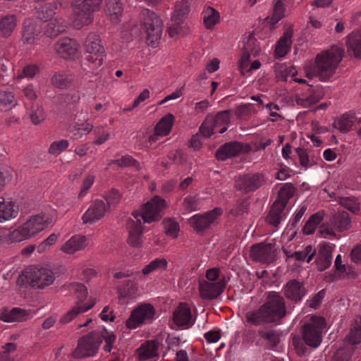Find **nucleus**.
Masks as SVG:
<instances>
[{
    "label": "nucleus",
    "instance_id": "f257e3e1",
    "mask_svg": "<svg viewBox=\"0 0 361 361\" xmlns=\"http://www.w3.org/2000/svg\"><path fill=\"white\" fill-rule=\"evenodd\" d=\"M343 56V49L337 47L318 54L314 63L305 67L306 77L310 79L317 77L322 82L329 80L334 75Z\"/></svg>",
    "mask_w": 361,
    "mask_h": 361
},
{
    "label": "nucleus",
    "instance_id": "f03ea898",
    "mask_svg": "<svg viewBox=\"0 0 361 361\" xmlns=\"http://www.w3.org/2000/svg\"><path fill=\"white\" fill-rule=\"evenodd\" d=\"M141 25L146 33V40L148 44L156 47L163 32V21L154 11L144 9L140 13Z\"/></svg>",
    "mask_w": 361,
    "mask_h": 361
},
{
    "label": "nucleus",
    "instance_id": "7ed1b4c3",
    "mask_svg": "<svg viewBox=\"0 0 361 361\" xmlns=\"http://www.w3.org/2000/svg\"><path fill=\"white\" fill-rule=\"evenodd\" d=\"M102 0H71L73 23L78 28L92 21V13L98 9Z\"/></svg>",
    "mask_w": 361,
    "mask_h": 361
},
{
    "label": "nucleus",
    "instance_id": "20e7f679",
    "mask_svg": "<svg viewBox=\"0 0 361 361\" xmlns=\"http://www.w3.org/2000/svg\"><path fill=\"white\" fill-rule=\"evenodd\" d=\"M102 343L99 331H93L81 337L78 342V346L73 353L75 358H83L94 355Z\"/></svg>",
    "mask_w": 361,
    "mask_h": 361
},
{
    "label": "nucleus",
    "instance_id": "39448f33",
    "mask_svg": "<svg viewBox=\"0 0 361 361\" xmlns=\"http://www.w3.org/2000/svg\"><path fill=\"white\" fill-rule=\"evenodd\" d=\"M262 306L270 323L280 321L286 315L285 299L278 293L270 292Z\"/></svg>",
    "mask_w": 361,
    "mask_h": 361
},
{
    "label": "nucleus",
    "instance_id": "423d86ee",
    "mask_svg": "<svg viewBox=\"0 0 361 361\" xmlns=\"http://www.w3.org/2000/svg\"><path fill=\"white\" fill-rule=\"evenodd\" d=\"M165 207L166 201L156 196L143 204L142 212H133L132 216H136L137 214L140 220L143 219L145 223L149 224L161 219Z\"/></svg>",
    "mask_w": 361,
    "mask_h": 361
},
{
    "label": "nucleus",
    "instance_id": "0eeeda50",
    "mask_svg": "<svg viewBox=\"0 0 361 361\" xmlns=\"http://www.w3.org/2000/svg\"><path fill=\"white\" fill-rule=\"evenodd\" d=\"M325 326L326 321L323 317H317L313 323L306 324L302 334L305 343L312 348L319 346L322 340V330Z\"/></svg>",
    "mask_w": 361,
    "mask_h": 361
},
{
    "label": "nucleus",
    "instance_id": "6e6552de",
    "mask_svg": "<svg viewBox=\"0 0 361 361\" xmlns=\"http://www.w3.org/2000/svg\"><path fill=\"white\" fill-rule=\"evenodd\" d=\"M25 277L32 287L39 289L50 286L55 280L54 272L47 268H34L27 273Z\"/></svg>",
    "mask_w": 361,
    "mask_h": 361
},
{
    "label": "nucleus",
    "instance_id": "1a4fd4ad",
    "mask_svg": "<svg viewBox=\"0 0 361 361\" xmlns=\"http://www.w3.org/2000/svg\"><path fill=\"white\" fill-rule=\"evenodd\" d=\"M154 314L155 310L153 306L149 304L142 305L132 311L130 317L126 320V325L128 329H135L151 321Z\"/></svg>",
    "mask_w": 361,
    "mask_h": 361
},
{
    "label": "nucleus",
    "instance_id": "9d476101",
    "mask_svg": "<svg viewBox=\"0 0 361 361\" xmlns=\"http://www.w3.org/2000/svg\"><path fill=\"white\" fill-rule=\"evenodd\" d=\"M221 214V209L216 207L204 214L192 216L189 223L196 233H202L209 228Z\"/></svg>",
    "mask_w": 361,
    "mask_h": 361
},
{
    "label": "nucleus",
    "instance_id": "9b49d317",
    "mask_svg": "<svg viewBox=\"0 0 361 361\" xmlns=\"http://www.w3.org/2000/svg\"><path fill=\"white\" fill-rule=\"evenodd\" d=\"M264 183V176L262 173L245 174L235 180V187L238 190L248 193L255 191Z\"/></svg>",
    "mask_w": 361,
    "mask_h": 361
},
{
    "label": "nucleus",
    "instance_id": "f8f14e48",
    "mask_svg": "<svg viewBox=\"0 0 361 361\" xmlns=\"http://www.w3.org/2000/svg\"><path fill=\"white\" fill-rule=\"evenodd\" d=\"M250 257L252 260L269 264L275 260V251L272 243H260L252 245Z\"/></svg>",
    "mask_w": 361,
    "mask_h": 361
},
{
    "label": "nucleus",
    "instance_id": "ddd939ff",
    "mask_svg": "<svg viewBox=\"0 0 361 361\" xmlns=\"http://www.w3.org/2000/svg\"><path fill=\"white\" fill-rule=\"evenodd\" d=\"M133 219H129L127 221V230L128 237V244L133 247H140L142 245L143 227L140 219V215L133 216Z\"/></svg>",
    "mask_w": 361,
    "mask_h": 361
},
{
    "label": "nucleus",
    "instance_id": "4468645a",
    "mask_svg": "<svg viewBox=\"0 0 361 361\" xmlns=\"http://www.w3.org/2000/svg\"><path fill=\"white\" fill-rule=\"evenodd\" d=\"M250 149L248 145L233 141L226 142L221 145L216 152V158L218 160L224 161L228 158L237 157L243 152H247Z\"/></svg>",
    "mask_w": 361,
    "mask_h": 361
},
{
    "label": "nucleus",
    "instance_id": "2eb2a0df",
    "mask_svg": "<svg viewBox=\"0 0 361 361\" xmlns=\"http://www.w3.org/2000/svg\"><path fill=\"white\" fill-rule=\"evenodd\" d=\"M109 211V207L104 201L96 200L83 214L82 222L83 224H94L104 218Z\"/></svg>",
    "mask_w": 361,
    "mask_h": 361
},
{
    "label": "nucleus",
    "instance_id": "dca6fc26",
    "mask_svg": "<svg viewBox=\"0 0 361 361\" xmlns=\"http://www.w3.org/2000/svg\"><path fill=\"white\" fill-rule=\"evenodd\" d=\"M52 217L47 214H37L31 216L23 224L25 229L32 237L39 232L43 231L52 223Z\"/></svg>",
    "mask_w": 361,
    "mask_h": 361
},
{
    "label": "nucleus",
    "instance_id": "f3484780",
    "mask_svg": "<svg viewBox=\"0 0 361 361\" xmlns=\"http://www.w3.org/2000/svg\"><path fill=\"white\" fill-rule=\"evenodd\" d=\"M54 47L56 53L60 57L65 59H71L76 55L79 45L73 39L63 37L56 42Z\"/></svg>",
    "mask_w": 361,
    "mask_h": 361
},
{
    "label": "nucleus",
    "instance_id": "a211bd4d",
    "mask_svg": "<svg viewBox=\"0 0 361 361\" xmlns=\"http://www.w3.org/2000/svg\"><path fill=\"white\" fill-rule=\"evenodd\" d=\"M225 285L224 280H220L217 282L203 281L199 284L201 297L207 300L216 298L223 293Z\"/></svg>",
    "mask_w": 361,
    "mask_h": 361
},
{
    "label": "nucleus",
    "instance_id": "6ab92c4d",
    "mask_svg": "<svg viewBox=\"0 0 361 361\" xmlns=\"http://www.w3.org/2000/svg\"><path fill=\"white\" fill-rule=\"evenodd\" d=\"M306 293L307 290L303 283L296 279L288 281L283 287L285 297L295 302L300 301Z\"/></svg>",
    "mask_w": 361,
    "mask_h": 361
},
{
    "label": "nucleus",
    "instance_id": "aec40b11",
    "mask_svg": "<svg viewBox=\"0 0 361 361\" xmlns=\"http://www.w3.org/2000/svg\"><path fill=\"white\" fill-rule=\"evenodd\" d=\"M32 316L31 310H26L19 307L4 310L0 312V320L4 322H22L26 321Z\"/></svg>",
    "mask_w": 361,
    "mask_h": 361
},
{
    "label": "nucleus",
    "instance_id": "412c9836",
    "mask_svg": "<svg viewBox=\"0 0 361 361\" xmlns=\"http://www.w3.org/2000/svg\"><path fill=\"white\" fill-rule=\"evenodd\" d=\"M41 29L33 19H25L23 24L22 41L24 44H32L38 39Z\"/></svg>",
    "mask_w": 361,
    "mask_h": 361
},
{
    "label": "nucleus",
    "instance_id": "4be33fe9",
    "mask_svg": "<svg viewBox=\"0 0 361 361\" xmlns=\"http://www.w3.org/2000/svg\"><path fill=\"white\" fill-rule=\"evenodd\" d=\"M347 52L350 57L361 59V30L351 32L345 41Z\"/></svg>",
    "mask_w": 361,
    "mask_h": 361
},
{
    "label": "nucleus",
    "instance_id": "5701e85b",
    "mask_svg": "<svg viewBox=\"0 0 361 361\" xmlns=\"http://www.w3.org/2000/svg\"><path fill=\"white\" fill-rule=\"evenodd\" d=\"M62 0H54L40 6L36 9L35 17L42 21L47 22L51 19L56 11L62 7Z\"/></svg>",
    "mask_w": 361,
    "mask_h": 361
},
{
    "label": "nucleus",
    "instance_id": "b1692460",
    "mask_svg": "<svg viewBox=\"0 0 361 361\" xmlns=\"http://www.w3.org/2000/svg\"><path fill=\"white\" fill-rule=\"evenodd\" d=\"M332 262V247L327 243L319 245L316 259L317 269L323 271L328 269Z\"/></svg>",
    "mask_w": 361,
    "mask_h": 361
},
{
    "label": "nucleus",
    "instance_id": "393cba45",
    "mask_svg": "<svg viewBox=\"0 0 361 361\" xmlns=\"http://www.w3.org/2000/svg\"><path fill=\"white\" fill-rule=\"evenodd\" d=\"M173 320L178 326H191L192 314L190 308L186 303H180L174 310Z\"/></svg>",
    "mask_w": 361,
    "mask_h": 361
},
{
    "label": "nucleus",
    "instance_id": "a878e982",
    "mask_svg": "<svg viewBox=\"0 0 361 361\" xmlns=\"http://www.w3.org/2000/svg\"><path fill=\"white\" fill-rule=\"evenodd\" d=\"M96 302V298H90L86 305H80L76 302V305L61 318L60 323L65 324L71 322L80 314L92 308Z\"/></svg>",
    "mask_w": 361,
    "mask_h": 361
},
{
    "label": "nucleus",
    "instance_id": "bb28decb",
    "mask_svg": "<svg viewBox=\"0 0 361 361\" xmlns=\"http://www.w3.org/2000/svg\"><path fill=\"white\" fill-rule=\"evenodd\" d=\"M159 343L157 341H147L136 350V355L140 360H146L159 355Z\"/></svg>",
    "mask_w": 361,
    "mask_h": 361
},
{
    "label": "nucleus",
    "instance_id": "cd10ccee",
    "mask_svg": "<svg viewBox=\"0 0 361 361\" xmlns=\"http://www.w3.org/2000/svg\"><path fill=\"white\" fill-rule=\"evenodd\" d=\"M330 223L338 232H343L351 227V219L348 213L345 211H338L335 213L331 217Z\"/></svg>",
    "mask_w": 361,
    "mask_h": 361
},
{
    "label": "nucleus",
    "instance_id": "c85d7f7f",
    "mask_svg": "<svg viewBox=\"0 0 361 361\" xmlns=\"http://www.w3.org/2000/svg\"><path fill=\"white\" fill-rule=\"evenodd\" d=\"M87 238L85 235H74L61 247V250L67 254H73L87 247Z\"/></svg>",
    "mask_w": 361,
    "mask_h": 361
},
{
    "label": "nucleus",
    "instance_id": "c756f323",
    "mask_svg": "<svg viewBox=\"0 0 361 361\" xmlns=\"http://www.w3.org/2000/svg\"><path fill=\"white\" fill-rule=\"evenodd\" d=\"M254 40L250 35L247 42L243 48V54L238 63V68L242 75H245V69L248 66L251 54H256L258 51L257 49L253 47Z\"/></svg>",
    "mask_w": 361,
    "mask_h": 361
},
{
    "label": "nucleus",
    "instance_id": "7c9ffc66",
    "mask_svg": "<svg viewBox=\"0 0 361 361\" xmlns=\"http://www.w3.org/2000/svg\"><path fill=\"white\" fill-rule=\"evenodd\" d=\"M66 28V21L62 18H56L46 25L44 33L48 37L54 38L63 33Z\"/></svg>",
    "mask_w": 361,
    "mask_h": 361
},
{
    "label": "nucleus",
    "instance_id": "2f4dec72",
    "mask_svg": "<svg viewBox=\"0 0 361 361\" xmlns=\"http://www.w3.org/2000/svg\"><path fill=\"white\" fill-rule=\"evenodd\" d=\"M293 35V30L291 28H288L285 31L276 46L275 54L277 56L283 57L288 54L291 47Z\"/></svg>",
    "mask_w": 361,
    "mask_h": 361
},
{
    "label": "nucleus",
    "instance_id": "473e14b6",
    "mask_svg": "<svg viewBox=\"0 0 361 361\" xmlns=\"http://www.w3.org/2000/svg\"><path fill=\"white\" fill-rule=\"evenodd\" d=\"M18 205L11 201L0 202V223L9 220L18 216Z\"/></svg>",
    "mask_w": 361,
    "mask_h": 361
},
{
    "label": "nucleus",
    "instance_id": "72a5a7b5",
    "mask_svg": "<svg viewBox=\"0 0 361 361\" xmlns=\"http://www.w3.org/2000/svg\"><path fill=\"white\" fill-rule=\"evenodd\" d=\"M285 208V206L282 205L279 202L274 201L269 214L266 217V222L274 227H278L282 219L283 212Z\"/></svg>",
    "mask_w": 361,
    "mask_h": 361
},
{
    "label": "nucleus",
    "instance_id": "f704fd0d",
    "mask_svg": "<svg viewBox=\"0 0 361 361\" xmlns=\"http://www.w3.org/2000/svg\"><path fill=\"white\" fill-rule=\"evenodd\" d=\"M85 48L89 54H102L104 51L100 37L95 33H90L86 38Z\"/></svg>",
    "mask_w": 361,
    "mask_h": 361
},
{
    "label": "nucleus",
    "instance_id": "c9c22d12",
    "mask_svg": "<svg viewBox=\"0 0 361 361\" xmlns=\"http://www.w3.org/2000/svg\"><path fill=\"white\" fill-rule=\"evenodd\" d=\"M245 318L247 323L255 326L270 323L262 305L256 310L247 312L245 314Z\"/></svg>",
    "mask_w": 361,
    "mask_h": 361
},
{
    "label": "nucleus",
    "instance_id": "e433bc0d",
    "mask_svg": "<svg viewBox=\"0 0 361 361\" xmlns=\"http://www.w3.org/2000/svg\"><path fill=\"white\" fill-rule=\"evenodd\" d=\"M174 118V116L171 114H168L162 117L154 128L157 135H160V136L168 135L171 130Z\"/></svg>",
    "mask_w": 361,
    "mask_h": 361
},
{
    "label": "nucleus",
    "instance_id": "4c0bfd02",
    "mask_svg": "<svg viewBox=\"0 0 361 361\" xmlns=\"http://www.w3.org/2000/svg\"><path fill=\"white\" fill-rule=\"evenodd\" d=\"M106 6V13L110 17L111 20L117 23L123 13L121 0H107Z\"/></svg>",
    "mask_w": 361,
    "mask_h": 361
},
{
    "label": "nucleus",
    "instance_id": "58836bf2",
    "mask_svg": "<svg viewBox=\"0 0 361 361\" xmlns=\"http://www.w3.org/2000/svg\"><path fill=\"white\" fill-rule=\"evenodd\" d=\"M203 22L207 29H212L219 22L220 14L212 7L208 6L202 11Z\"/></svg>",
    "mask_w": 361,
    "mask_h": 361
},
{
    "label": "nucleus",
    "instance_id": "ea45409f",
    "mask_svg": "<svg viewBox=\"0 0 361 361\" xmlns=\"http://www.w3.org/2000/svg\"><path fill=\"white\" fill-rule=\"evenodd\" d=\"M16 26V18L14 15H7L0 20V32L4 37H9Z\"/></svg>",
    "mask_w": 361,
    "mask_h": 361
},
{
    "label": "nucleus",
    "instance_id": "a19ab883",
    "mask_svg": "<svg viewBox=\"0 0 361 361\" xmlns=\"http://www.w3.org/2000/svg\"><path fill=\"white\" fill-rule=\"evenodd\" d=\"M323 214L317 212L312 214L305 224L302 231L306 235H311L315 231L316 226L322 221Z\"/></svg>",
    "mask_w": 361,
    "mask_h": 361
},
{
    "label": "nucleus",
    "instance_id": "79ce46f5",
    "mask_svg": "<svg viewBox=\"0 0 361 361\" xmlns=\"http://www.w3.org/2000/svg\"><path fill=\"white\" fill-rule=\"evenodd\" d=\"M167 261L164 258H157L150 262L142 270L144 275H148L150 273L157 270H164L167 268Z\"/></svg>",
    "mask_w": 361,
    "mask_h": 361
},
{
    "label": "nucleus",
    "instance_id": "37998d69",
    "mask_svg": "<svg viewBox=\"0 0 361 361\" xmlns=\"http://www.w3.org/2000/svg\"><path fill=\"white\" fill-rule=\"evenodd\" d=\"M354 118L353 116L343 114L338 121L334 122V126L341 133H345L351 129Z\"/></svg>",
    "mask_w": 361,
    "mask_h": 361
},
{
    "label": "nucleus",
    "instance_id": "c03bdc74",
    "mask_svg": "<svg viewBox=\"0 0 361 361\" xmlns=\"http://www.w3.org/2000/svg\"><path fill=\"white\" fill-rule=\"evenodd\" d=\"M294 190L295 188L290 184L283 186L279 191L278 198L275 201L286 207L289 200L294 195Z\"/></svg>",
    "mask_w": 361,
    "mask_h": 361
},
{
    "label": "nucleus",
    "instance_id": "a18cd8bd",
    "mask_svg": "<svg viewBox=\"0 0 361 361\" xmlns=\"http://www.w3.org/2000/svg\"><path fill=\"white\" fill-rule=\"evenodd\" d=\"M184 19L172 16L171 23L170 24L168 32L171 37H176L183 34Z\"/></svg>",
    "mask_w": 361,
    "mask_h": 361
},
{
    "label": "nucleus",
    "instance_id": "49530a36",
    "mask_svg": "<svg viewBox=\"0 0 361 361\" xmlns=\"http://www.w3.org/2000/svg\"><path fill=\"white\" fill-rule=\"evenodd\" d=\"M258 334L261 338L268 341V345L269 346V348H274L280 342V335L276 331L260 330L259 331Z\"/></svg>",
    "mask_w": 361,
    "mask_h": 361
},
{
    "label": "nucleus",
    "instance_id": "de8ad7c7",
    "mask_svg": "<svg viewBox=\"0 0 361 361\" xmlns=\"http://www.w3.org/2000/svg\"><path fill=\"white\" fill-rule=\"evenodd\" d=\"M30 118L34 125H39L45 120V114L42 106L37 104L31 106Z\"/></svg>",
    "mask_w": 361,
    "mask_h": 361
},
{
    "label": "nucleus",
    "instance_id": "09e8293b",
    "mask_svg": "<svg viewBox=\"0 0 361 361\" xmlns=\"http://www.w3.org/2000/svg\"><path fill=\"white\" fill-rule=\"evenodd\" d=\"M216 127H214L213 117L207 116L200 128V133L204 137H209Z\"/></svg>",
    "mask_w": 361,
    "mask_h": 361
},
{
    "label": "nucleus",
    "instance_id": "8fccbe9b",
    "mask_svg": "<svg viewBox=\"0 0 361 361\" xmlns=\"http://www.w3.org/2000/svg\"><path fill=\"white\" fill-rule=\"evenodd\" d=\"M283 1V0H278L274 6L273 15L270 20V23L272 26L276 24L285 16V5Z\"/></svg>",
    "mask_w": 361,
    "mask_h": 361
},
{
    "label": "nucleus",
    "instance_id": "3c124183",
    "mask_svg": "<svg viewBox=\"0 0 361 361\" xmlns=\"http://www.w3.org/2000/svg\"><path fill=\"white\" fill-rule=\"evenodd\" d=\"M25 228L23 224L21 226L11 231L9 234V240L11 242H20L30 238L31 236Z\"/></svg>",
    "mask_w": 361,
    "mask_h": 361
},
{
    "label": "nucleus",
    "instance_id": "603ef678",
    "mask_svg": "<svg viewBox=\"0 0 361 361\" xmlns=\"http://www.w3.org/2000/svg\"><path fill=\"white\" fill-rule=\"evenodd\" d=\"M190 6L189 2L185 0L178 2L173 16L185 20L190 11Z\"/></svg>",
    "mask_w": 361,
    "mask_h": 361
},
{
    "label": "nucleus",
    "instance_id": "864d4df0",
    "mask_svg": "<svg viewBox=\"0 0 361 361\" xmlns=\"http://www.w3.org/2000/svg\"><path fill=\"white\" fill-rule=\"evenodd\" d=\"M360 319V322L356 320L348 336L349 342L353 345L361 343V317Z\"/></svg>",
    "mask_w": 361,
    "mask_h": 361
},
{
    "label": "nucleus",
    "instance_id": "5fc2aeb1",
    "mask_svg": "<svg viewBox=\"0 0 361 361\" xmlns=\"http://www.w3.org/2000/svg\"><path fill=\"white\" fill-rule=\"evenodd\" d=\"M39 71V69L37 65H27L23 68L22 71L18 74L16 79L19 80L23 78H32Z\"/></svg>",
    "mask_w": 361,
    "mask_h": 361
},
{
    "label": "nucleus",
    "instance_id": "6e6d98bb",
    "mask_svg": "<svg viewBox=\"0 0 361 361\" xmlns=\"http://www.w3.org/2000/svg\"><path fill=\"white\" fill-rule=\"evenodd\" d=\"M111 164H116L120 167H126L132 166L135 167L137 170H140L141 169L140 163L129 155L124 156L120 159L113 160L111 161Z\"/></svg>",
    "mask_w": 361,
    "mask_h": 361
},
{
    "label": "nucleus",
    "instance_id": "4d7b16f0",
    "mask_svg": "<svg viewBox=\"0 0 361 361\" xmlns=\"http://www.w3.org/2000/svg\"><path fill=\"white\" fill-rule=\"evenodd\" d=\"M71 286L74 288V293L78 299L77 303L83 305L82 303L88 295L87 287L84 284L79 283H72Z\"/></svg>",
    "mask_w": 361,
    "mask_h": 361
},
{
    "label": "nucleus",
    "instance_id": "13d9d810",
    "mask_svg": "<svg viewBox=\"0 0 361 361\" xmlns=\"http://www.w3.org/2000/svg\"><path fill=\"white\" fill-rule=\"evenodd\" d=\"M51 82L56 87L62 89L67 87L71 83V80L66 75L57 73L52 76Z\"/></svg>",
    "mask_w": 361,
    "mask_h": 361
},
{
    "label": "nucleus",
    "instance_id": "bf43d9fd",
    "mask_svg": "<svg viewBox=\"0 0 361 361\" xmlns=\"http://www.w3.org/2000/svg\"><path fill=\"white\" fill-rule=\"evenodd\" d=\"M99 334H101L102 340L104 339L106 342L104 347V350L109 353L111 352L116 338V335L113 332H109L105 328L99 331Z\"/></svg>",
    "mask_w": 361,
    "mask_h": 361
},
{
    "label": "nucleus",
    "instance_id": "052dcab7",
    "mask_svg": "<svg viewBox=\"0 0 361 361\" xmlns=\"http://www.w3.org/2000/svg\"><path fill=\"white\" fill-rule=\"evenodd\" d=\"M320 97L315 95L314 93L311 92L310 95L305 98L296 96L295 101L298 105L302 106V107L305 108H307L311 105L318 102L320 100Z\"/></svg>",
    "mask_w": 361,
    "mask_h": 361
},
{
    "label": "nucleus",
    "instance_id": "680f3d73",
    "mask_svg": "<svg viewBox=\"0 0 361 361\" xmlns=\"http://www.w3.org/2000/svg\"><path fill=\"white\" fill-rule=\"evenodd\" d=\"M339 204L353 213L360 210V204L352 197H339Z\"/></svg>",
    "mask_w": 361,
    "mask_h": 361
},
{
    "label": "nucleus",
    "instance_id": "e2e57ef3",
    "mask_svg": "<svg viewBox=\"0 0 361 361\" xmlns=\"http://www.w3.org/2000/svg\"><path fill=\"white\" fill-rule=\"evenodd\" d=\"M254 112L255 109L253 106L251 104H245L235 109V115L239 118H243L251 116L252 113Z\"/></svg>",
    "mask_w": 361,
    "mask_h": 361
},
{
    "label": "nucleus",
    "instance_id": "0e129e2a",
    "mask_svg": "<svg viewBox=\"0 0 361 361\" xmlns=\"http://www.w3.org/2000/svg\"><path fill=\"white\" fill-rule=\"evenodd\" d=\"M69 142L66 140H61L51 143L49 148V153L51 154H57L68 148Z\"/></svg>",
    "mask_w": 361,
    "mask_h": 361
},
{
    "label": "nucleus",
    "instance_id": "69168bd1",
    "mask_svg": "<svg viewBox=\"0 0 361 361\" xmlns=\"http://www.w3.org/2000/svg\"><path fill=\"white\" fill-rule=\"evenodd\" d=\"M165 228V232L167 235L177 238V233L179 231V224L171 220H164L163 221Z\"/></svg>",
    "mask_w": 361,
    "mask_h": 361
},
{
    "label": "nucleus",
    "instance_id": "338daca9",
    "mask_svg": "<svg viewBox=\"0 0 361 361\" xmlns=\"http://www.w3.org/2000/svg\"><path fill=\"white\" fill-rule=\"evenodd\" d=\"M106 200L107 202L106 205L109 207V210L111 207H115L121 200V195L119 192L116 189H112L106 196Z\"/></svg>",
    "mask_w": 361,
    "mask_h": 361
},
{
    "label": "nucleus",
    "instance_id": "774afa93",
    "mask_svg": "<svg viewBox=\"0 0 361 361\" xmlns=\"http://www.w3.org/2000/svg\"><path fill=\"white\" fill-rule=\"evenodd\" d=\"M120 294L122 297L126 298L129 295L135 293L136 290V286L134 281L131 280H127L124 281L123 287L118 288Z\"/></svg>",
    "mask_w": 361,
    "mask_h": 361
}]
</instances>
